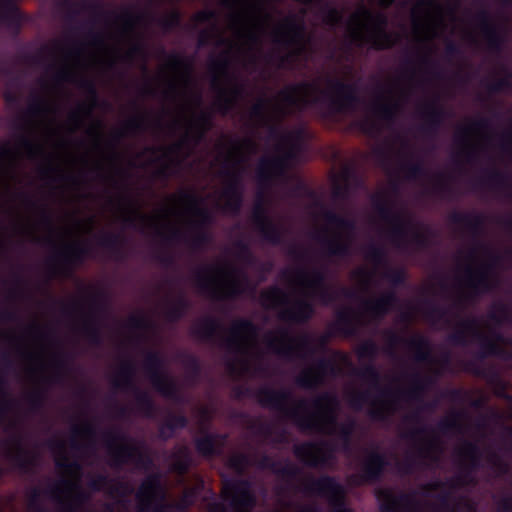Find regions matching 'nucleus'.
Here are the masks:
<instances>
[{"label": "nucleus", "instance_id": "10", "mask_svg": "<svg viewBox=\"0 0 512 512\" xmlns=\"http://www.w3.org/2000/svg\"><path fill=\"white\" fill-rule=\"evenodd\" d=\"M255 263L248 246L237 241L224 258L194 267L190 278L200 294L214 299L232 297L252 290L244 268L252 267Z\"/></svg>", "mask_w": 512, "mask_h": 512}, {"label": "nucleus", "instance_id": "33", "mask_svg": "<svg viewBox=\"0 0 512 512\" xmlns=\"http://www.w3.org/2000/svg\"><path fill=\"white\" fill-rule=\"evenodd\" d=\"M471 81L470 73L465 72L464 67L460 66L457 68L453 82L455 85L459 86L460 89H464L465 86Z\"/></svg>", "mask_w": 512, "mask_h": 512}, {"label": "nucleus", "instance_id": "20", "mask_svg": "<svg viewBox=\"0 0 512 512\" xmlns=\"http://www.w3.org/2000/svg\"><path fill=\"white\" fill-rule=\"evenodd\" d=\"M190 307V300L183 289H175L165 295L160 311L167 321L180 319Z\"/></svg>", "mask_w": 512, "mask_h": 512}, {"label": "nucleus", "instance_id": "29", "mask_svg": "<svg viewBox=\"0 0 512 512\" xmlns=\"http://www.w3.org/2000/svg\"><path fill=\"white\" fill-rule=\"evenodd\" d=\"M500 72L503 74V76L493 82H490L488 79H483L481 81L482 86L489 92L494 93L503 90L506 87L510 86V79L512 74L508 71L506 66L504 64H500L499 67Z\"/></svg>", "mask_w": 512, "mask_h": 512}, {"label": "nucleus", "instance_id": "9", "mask_svg": "<svg viewBox=\"0 0 512 512\" xmlns=\"http://www.w3.org/2000/svg\"><path fill=\"white\" fill-rule=\"evenodd\" d=\"M371 204L370 228L400 252L409 254L423 249L434 238V230L400 204L396 183L392 182L391 189L374 194Z\"/></svg>", "mask_w": 512, "mask_h": 512}, {"label": "nucleus", "instance_id": "6", "mask_svg": "<svg viewBox=\"0 0 512 512\" xmlns=\"http://www.w3.org/2000/svg\"><path fill=\"white\" fill-rule=\"evenodd\" d=\"M100 416L85 402L72 416L69 437L56 433L47 440L60 477L44 489L33 488L29 494L28 512H49L43 503L47 498L56 512H114V504L96 507L86 505L88 494L83 486L82 465L98 460L100 437L113 466H121L141 457L142 442L130 437L120 426L113 425L98 434Z\"/></svg>", "mask_w": 512, "mask_h": 512}, {"label": "nucleus", "instance_id": "3", "mask_svg": "<svg viewBox=\"0 0 512 512\" xmlns=\"http://www.w3.org/2000/svg\"><path fill=\"white\" fill-rule=\"evenodd\" d=\"M383 352L391 360L396 372L391 381L396 387H380V374L372 364L352 369L361 386L346 388L347 401L355 410L368 406L372 420L386 421L398 410L411 409L400 424V439L404 447L400 452L411 463H436L443 452L442 435L475 436L481 431L480 420L474 426L467 409L450 411L437 424H427L422 416L426 406L424 392L449 369L447 351L433 353L431 343L421 334L404 336L386 329L382 332Z\"/></svg>", "mask_w": 512, "mask_h": 512}, {"label": "nucleus", "instance_id": "21", "mask_svg": "<svg viewBox=\"0 0 512 512\" xmlns=\"http://www.w3.org/2000/svg\"><path fill=\"white\" fill-rule=\"evenodd\" d=\"M361 185L362 181L355 170L349 165H343L339 174L333 180V198L346 200Z\"/></svg>", "mask_w": 512, "mask_h": 512}, {"label": "nucleus", "instance_id": "11", "mask_svg": "<svg viewBox=\"0 0 512 512\" xmlns=\"http://www.w3.org/2000/svg\"><path fill=\"white\" fill-rule=\"evenodd\" d=\"M159 332L158 322L152 315L143 312L133 314L123 328V345L131 349L140 348L143 356L142 370L154 389L163 397L182 403L184 397L179 392L178 382L166 369V357L158 351L141 348L143 345L160 342Z\"/></svg>", "mask_w": 512, "mask_h": 512}, {"label": "nucleus", "instance_id": "7", "mask_svg": "<svg viewBox=\"0 0 512 512\" xmlns=\"http://www.w3.org/2000/svg\"><path fill=\"white\" fill-rule=\"evenodd\" d=\"M257 397L262 406L293 420L300 429L314 430L330 436L325 441L307 442L294 447L296 457L305 465L325 466L333 459L335 451L350 449V437L356 423L347 419L338 425L336 413L339 400L334 394L324 392L311 399H294L290 388L263 386L258 390Z\"/></svg>", "mask_w": 512, "mask_h": 512}, {"label": "nucleus", "instance_id": "32", "mask_svg": "<svg viewBox=\"0 0 512 512\" xmlns=\"http://www.w3.org/2000/svg\"><path fill=\"white\" fill-rule=\"evenodd\" d=\"M250 464V458L244 454H234L229 459V465L238 474H241Z\"/></svg>", "mask_w": 512, "mask_h": 512}, {"label": "nucleus", "instance_id": "12", "mask_svg": "<svg viewBox=\"0 0 512 512\" xmlns=\"http://www.w3.org/2000/svg\"><path fill=\"white\" fill-rule=\"evenodd\" d=\"M64 5L68 12L70 13L71 17H76L81 14H88L92 16L93 18H101L103 21V27L100 30H95L93 27L89 29V31L86 34V37L82 40L77 39H68L65 38L63 40H56L53 44V50L51 52L50 59L45 63L43 67V71L40 74V76L37 79V85L40 88V80L44 76L47 68L50 66L51 63L54 61H62L63 58V49L64 47H71L76 42H87L89 41L90 33L91 32H100L105 35V38L107 39V43L110 45L114 44V41L110 39V31L112 28H114V23L118 22L119 18H129L131 22V34H133V39L122 41L121 43H117V46L119 47V50L123 53H126L129 51V49L132 47L133 42H138L141 47V54L135 55L131 57V59L126 58H120L115 62V66L118 63H123L127 65H131L134 62L141 61L143 62L146 58V51L144 46V40H143V33L139 28V23L141 21V16L136 15L130 11H124L121 13H114V12H105L100 16V10L99 6L95 1L90 0H80V1H65Z\"/></svg>", "mask_w": 512, "mask_h": 512}, {"label": "nucleus", "instance_id": "30", "mask_svg": "<svg viewBox=\"0 0 512 512\" xmlns=\"http://www.w3.org/2000/svg\"><path fill=\"white\" fill-rule=\"evenodd\" d=\"M484 453L486 458V464L489 467L494 469L499 474L506 473L508 466L504 461L500 450L488 447L487 449H485Z\"/></svg>", "mask_w": 512, "mask_h": 512}, {"label": "nucleus", "instance_id": "35", "mask_svg": "<svg viewBox=\"0 0 512 512\" xmlns=\"http://www.w3.org/2000/svg\"><path fill=\"white\" fill-rule=\"evenodd\" d=\"M256 432L265 438H270L272 435V425L268 422H260L256 427Z\"/></svg>", "mask_w": 512, "mask_h": 512}, {"label": "nucleus", "instance_id": "24", "mask_svg": "<svg viewBox=\"0 0 512 512\" xmlns=\"http://www.w3.org/2000/svg\"><path fill=\"white\" fill-rule=\"evenodd\" d=\"M386 463V459L383 455L374 451L369 452L363 463L366 478L373 479L378 477Z\"/></svg>", "mask_w": 512, "mask_h": 512}, {"label": "nucleus", "instance_id": "16", "mask_svg": "<svg viewBox=\"0 0 512 512\" xmlns=\"http://www.w3.org/2000/svg\"><path fill=\"white\" fill-rule=\"evenodd\" d=\"M222 502L210 505L211 512H251L256 496L251 483L243 479H228L223 482Z\"/></svg>", "mask_w": 512, "mask_h": 512}, {"label": "nucleus", "instance_id": "28", "mask_svg": "<svg viewBox=\"0 0 512 512\" xmlns=\"http://www.w3.org/2000/svg\"><path fill=\"white\" fill-rule=\"evenodd\" d=\"M176 360L180 362L182 367L185 370L184 382L186 385H190L194 382L197 374H198V364L196 359L185 353H178L176 355Z\"/></svg>", "mask_w": 512, "mask_h": 512}, {"label": "nucleus", "instance_id": "37", "mask_svg": "<svg viewBox=\"0 0 512 512\" xmlns=\"http://www.w3.org/2000/svg\"><path fill=\"white\" fill-rule=\"evenodd\" d=\"M298 512H322V510L317 506H305L301 508Z\"/></svg>", "mask_w": 512, "mask_h": 512}, {"label": "nucleus", "instance_id": "17", "mask_svg": "<svg viewBox=\"0 0 512 512\" xmlns=\"http://www.w3.org/2000/svg\"><path fill=\"white\" fill-rule=\"evenodd\" d=\"M303 489L309 495L325 498L332 507L331 512H349L344 503V488L333 477L308 478Z\"/></svg>", "mask_w": 512, "mask_h": 512}, {"label": "nucleus", "instance_id": "38", "mask_svg": "<svg viewBox=\"0 0 512 512\" xmlns=\"http://www.w3.org/2000/svg\"><path fill=\"white\" fill-rule=\"evenodd\" d=\"M188 497H189V496L186 494V495H185V500H184V502H183V503H179V504H177V508H178V509H184V508H185V507H186V506L191 502L190 500H187V499H188Z\"/></svg>", "mask_w": 512, "mask_h": 512}, {"label": "nucleus", "instance_id": "34", "mask_svg": "<svg viewBox=\"0 0 512 512\" xmlns=\"http://www.w3.org/2000/svg\"><path fill=\"white\" fill-rule=\"evenodd\" d=\"M159 21L164 29H171L179 23L180 18L178 13L171 12L169 14L163 15Z\"/></svg>", "mask_w": 512, "mask_h": 512}, {"label": "nucleus", "instance_id": "8", "mask_svg": "<svg viewBox=\"0 0 512 512\" xmlns=\"http://www.w3.org/2000/svg\"><path fill=\"white\" fill-rule=\"evenodd\" d=\"M193 333L225 348V365L231 376H261L268 372L267 354L257 342L258 331L251 321L238 319L226 329L218 319L204 316L194 323Z\"/></svg>", "mask_w": 512, "mask_h": 512}, {"label": "nucleus", "instance_id": "4", "mask_svg": "<svg viewBox=\"0 0 512 512\" xmlns=\"http://www.w3.org/2000/svg\"><path fill=\"white\" fill-rule=\"evenodd\" d=\"M0 423L7 436L0 439V456L20 469L36 463L40 439L30 424L43 412L48 386L62 384L72 370V356L56 323L36 319L23 323L14 307L0 309Z\"/></svg>", "mask_w": 512, "mask_h": 512}, {"label": "nucleus", "instance_id": "14", "mask_svg": "<svg viewBox=\"0 0 512 512\" xmlns=\"http://www.w3.org/2000/svg\"><path fill=\"white\" fill-rule=\"evenodd\" d=\"M137 363L133 358H124L120 361L111 377L114 388L124 392H131L135 398V406L132 408L120 404L114 395L106 399L105 412L110 419L125 420L132 413H138L145 417H153L155 405L147 391L141 390L135 383Z\"/></svg>", "mask_w": 512, "mask_h": 512}, {"label": "nucleus", "instance_id": "5", "mask_svg": "<svg viewBox=\"0 0 512 512\" xmlns=\"http://www.w3.org/2000/svg\"><path fill=\"white\" fill-rule=\"evenodd\" d=\"M452 230L460 242L454 255L452 275H434V328L451 329L448 341L476 345L477 356L512 358V338L499 332L512 323L510 304L495 301L486 316L465 317L467 303L500 286L501 271L512 265V247L501 248L481 238L484 217L476 212H453Z\"/></svg>", "mask_w": 512, "mask_h": 512}, {"label": "nucleus", "instance_id": "13", "mask_svg": "<svg viewBox=\"0 0 512 512\" xmlns=\"http://www.w3.org/2000/svg\"><path fill=\"white\" fill-rule=\"evenodd\" d=\"M59 306L67 328L73 335L84 337L94 345L101 342L103 296L100 291L80 287L78 296L60 301Z\"/></svg>", "mask_w": 512, "mask_h": 512}, {"label": "nucleus", "instance_id": "39", "mask_svg": "<svg viewBox=\"0 0 512 512\" xmlns=\"http://www.w3.org/2000/svg\"><path fill=\"white\" fill-rule=\"evenodd\" d=\"M340 360L341 362L344 364V365H349V361H348V358L346 356H341L340 357Z\"/></svg>", "mask_w": 512, "mask_h": 512}, {"label": "nucleus", "instance_id": "31", "mask_svg": "<svg viewBox=\"0 0 512 512\" xmlns=\"http://www.w3.org/2000/svg\"><path fill=\"white\" fill-rule=\"evenodd\" d=\"M378 346L372 340H366L361 343L357 349L359 359L373 360L378 353Z\"/></svg>", "mask_w": 512, "mask_h": 512}, {"label": "nucleus", "instance_id": "27", "mask_svg": "<svg viewBox=\"0 0 512 512\" xmlns=\"http://www.w3.org/2000/svg\"><path fill=\"white\" fill-rule=\"evenodd\" d=\"M187 420L184 416L169 414L166 422L159 428V437L163 440L170 439L175 430L185 427Z\"/></svg>", "mask_w": 512, "mask_h": 512}, {"label": "nucleus", "instance_id": "1", "mask_svg": "<svg viewBox=\"0 0 512 512\" xmlns=\"http://www.w3.org/2000/svg\"><path fill=\"white\" fill-rule=\"evenodd\" d=\"M129 18H119L105 35L91 32L89 41L64 47L62 61H54L40 80V93H32L26 108L10 123L11 137L0 146V257L13 237L39 242V231L49 234L52 251L45 260L51 277L66 275L94 244L114 259L129 255L130 240L121 232L95 229V216L71 217L61 230L59 243L52 214L45 203L21 187L18 164L23 158L44 164L42 175L51 196L66 200L67 188L92 179L102 187V205L111 222L139 231L155 256L170 262V248L184 245L196 250L209 242L212 211L235 214L242 204L247 162L257 145L250 138L220 137L213 149L196 151L210 128L212 111L202 106V89L192 76V63L178 54L167 55L151 75L141 63L138 94L155 98L158 111L130 102L133 114L104 136L103 121L93 117L98 96L93 82L82 72H111L120 58L141 54L133 42L128 52L117 43L133 39Z\"/></svg>", "mask_w": 512, "mask_h": 512}, {"label": "nucleus", "instance_id": "15", "mask_svg": "<svg viewBox=\"0 0 512 512\" xmlns=\"http://www.w3.org/2000/svg\"><path fill=\"white\" fill-rule=\"evenodd\" d=\"M329 337V333L322 334L319 337L309 333L294 336L288 327L278 326L267 331L263 336V341L270 352L284 359L306 360L316 353L322 352Z\"/></svg>", "mask_w": 512, "mask_h": 512}, {"label": "nucleus", "instance_id": "36", "mask_svg": "<svg viewBox=\"0 0 512 512\" xmlns=\"http://www.w3.org/2000/svg\"><path fill=\"white\" fill-rule=\"evenodd\" d=\"M24 296V289L21 285H17L9 291V298L11 300H17Z\"/></svg>", "mask_w": 512, "mask_h": 512}, {"label": "nucleus", "instance_id": "18", "mask_svg": "<svg viewBox=\"0 0 512 512\" xmlns=\"http://www.w3.org/2000/svg\"><path fill=\"white\" fill-rule=\"evenodd\" d=\"M342 373L334 359L320 358L314 364L303 368L297 375L296 384L304 389H313L322 384L326 377H337Z\"/></svg>", "mask_w": 512, "mask_h": 512}, {"label": "nucleus", "instance_id": "26", "mask_svg": "<svg viewBox=\"0 0 512 512\" xmlns=\"http://www.w3.org/2000/svg\"><path fill=\"white\" fill-rule=\"evenodd\" d=\"M225 436H204L196 440V448L202 455L208 456L221 453Z\"/></svg>", "mask_w": 512, "mask_h": 512}, {"label": "nucleus", "instance_id": "41", "mask_svg": "<svg viewBox=\"0 0 512 512\" xmlns=\"http://www.w3.org/2000/svg\"><path fill=\"white\" fill-rule=\"evenodd\" d=\"M283 439H284V435H283V434H281V435H279V436L277 437V440H278V441H282Z\"/></svg>", "mask_w": 512, "mask_h": 512}, {"label": "nucleus", "instance_id": "25", "mask_svg": "<svg viewBox=\"0 0 512 512\" xmlns=\"http://www.w3.org/2000/svg\"><path fill=\"white\" fill-rule=\"evenodd\" d=\"M20 18L14 0H0V24L15 27L19 25Z\"/></svg>", "mask_w": 512, "mask_h": 512}, {"label": "nucleus", "instance_id": "22", "mask_svg": "<svg viewBox=\"0 0 512 512\" xmlns=\"http://www.w3.org/2000/svg\"><path fill=\"white\" fill-rule=\"evenodd\" d=\"M88 486L93 491H108L111 496L118 502H121L123 497L133 492V488L129 484L121 481H113L102 474L93 477L88 482Z\"/></svg>", "mask_w": 512, "mask_h": 512}, {"label": "nucleus", "instance_id": "40", "mask_svg": "<svg viewBox=\"0 0 512 512\" xmlns=\"http://www.w3.org/2000/svg\"><path fill=\"white\" fill-rule=\"evenodd\" d=\"M504 5H509L512 3V0H503Z\"/></svg>", "mask_w": 512, "mask_h": 512}, {"label": "nucleus", "instance_id": "19", "mask_svg": "<svg viewBox=\"0 0 512 512\" xmlns=\"http://www.w3.org/2000/svg\"><path fill=\"white\" fill-rule=\"evenodd\" d=\"M162 473H152L142 481L136 496L143 507H150L153 502H161L166 497L165 487L162 483Z\"/></svg>", "mask_w": 512, "mask_h": 512}, {"label": "nucleus", "instance_id": "2", "mask_svg": "<svg viewBox=\"0 0 512 512\" xmlns=\"http://www.w3.org/2000/svg\"><path fill=\"white\" fill-rule=\"evenodd\" d=\"M357 85L353 81L325 75L312 82L290 84L273 96H260L247 112V123L264 130L265 138L273 146L275 154L262 157L257 165V192L252 209L251 221L262 238L271 243L281 242L285 227L274 222L268 209L275 199L287 200L309 196L306 213L316 224L321 219L326 225L315 226L311 238L321 245V253L309 243L295 240L288 244L287 253L295 262L294 267L283 271L285 281L295 294L278 287H271L261 293L264 308L277 312L278 319L289 323L306 322L314 313L308 300L328 305L338 299L353 300L355 305H345L337 310L334 326L347 335H353L372 322L382 318L396 303L394 292H386L378 298H366L362 294L373 288H380L383 281L394 285L403 280V270L392 267L385 249L375 244L365 248V259L371 268L359 267L352 278L358 290L339 287L328 282L326 255L345 256L350 252L356 238V221L344 218L326 208L319 196L304 189L296 176L287 173L304 148L305 133L302 127L284 129L279 121L287 114L302 110L314 103L333 112L352 110L358 102Z\"/></svg>", "mask_w": 512, "mask_h": 512}, {"label": "nucleus", "instance_id": "23", "mask_svg": "<svg viewBox=\"0 0 512 512\" xmlns=\"http://www.w3.org/2000/svg\"><path fill=\"white\" fill-rule=\"evenodd\" d=\"M166 464L171 472L178 474L185 473L191 464L188 449L182 446L175 448L174 452L167 456Z\"/></svg>", "mask_w": 512, "mask_h": 512}]
</instances>
